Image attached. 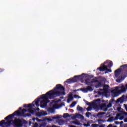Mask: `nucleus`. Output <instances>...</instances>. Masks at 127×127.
Here are the masks:
<instances>
[{
    "instance_id": "a19ab883",
    "label": "nucleus",
    "mask_w": 127,
    "mask_h": 127,
    "mask_svg": "<svg viewBox=\"0 0 127 127\" xmlns=\"http://www.w3.org/2000/svg\"><path fill=\"white\" fill-rule=\"evenodd\" d=\"M31 125H32V122H31V121H30L29 123V126H31Z\"/></svg>"
},
{
    "instance_id": "09e8293b",
    "label": "nucleus",
    "mask_w": 127,
    "mask_h": 127,
    "mask_svg": "<svg viewBox=\"0 0 127 127\" xmlns=\"http://www.w3.org/2000/svg\"><path fill=\"white\" fill-rule=\"evenodd\" d=\"M103 102H105V100H103Z\"/></svg>"
},
{
    "instance_id": "8fccbe9b",
    "label": "nucleus",
    "mask_w": 127,
    "mask_h": 127,
    "mask_svg": "<svg viewBox=\"0 0 127 127\" xmlns=\"http://www.w3.org/2000/svg\"><path fill=\"white\" fill-rule=\"evenodd\" d=\"M127 121H125V122L126 123Z\"/></svg>"
},
{
    "instance_id": "f03ea898",
    "label": "nucleus",
    "mask_w": 127,
    "mask_h": 127,
    "mask_svg": "<svg viewBox=\"0 0 127 127\" xmlns=\"http://www.w3.org/2000/svg\"><path fill=\"white\" fill-rule=\"evenodd\" d=\"M34 107H35V105L33 104H29L28 105L25 104L24 105V108H29V109L27 110L23 109L21 112H19V111H16V115H17V117H23V118H26V117H28V116L27 114L25 115L26 112H28L30 113V114H34V111L32 109V108H34Z\"/></svg>"
},
{
    "instance_id": "c756f323",
    "label": "nucleus",
    "mask_w": 127,
    "mask_h": 127,
    "mask_svg": "<svg viewBox=\"0 0 127 127\" xmlns=\"http://www.w3.org/2000/svg\"><path fill=\"white\" fill-rule=\"evenodd\" d=\"M91 127H99V125L94 124L91 125Z\"/></svg>"
},
{
    "instance_id": "2f4dec72",
    "label": "nucleus",
    "mask_w": 127,
    "mask_h": 127,
    "mask_svg": "<svg viewBox=\"0 0 127 127\" xmlns=\"http://www.w3.org/2000/svg\"><path fill=\"white\" fill-rule=\"evenodd\" d=\"M72 120H75V119H77V115H73L71 117Z\"/></svg>"
},
{
    "instance_id": "e433bc0d",
    "label": "nucleus",
    "mask_w": 127,
    "mask_h": 127,
    "mask_svg": "<svg viewBox=\"0 0 127 127\" xmlns=\"http://www.w3.org/2000/svg\"><path fill=\"white\" fill-rule=\"evenodd\" d=\"M115 124L116 125H120V122H119V121H116L115 122Z\"/></svg>"
},
{
    "instance_id": "393cba45",
    "label": "nucleus",
    "mask_w": 127,
    "mask_h": 127,
    "mask_svg": "<svg viewBox=\"0 0 127 127\" xmlns=\"http://www.w3.org/2000/svg\"><path fill=\"white\" fill-rule=\"evenodd\" d=\"M35 120L37 121V122H42V120L39 119L38 118H33V121H35Z\"/></svg>"
},
{
    "instance_id": "f8f14e48",
    "label": "nucleus",
    "mask_w": 127,
    "mask_h": 127,
    "mask_svg": "<svg viewBox=\"0 0 127 127\" xmlns=\"http://www.w3.org/2000/svg\"><path fill=\"white\" fill-rule=\"evenodd\" d=\"M47 115H48L47 113L44 111H42L37 114V117H42L43 116H47Z\"/></svg>"
},
{
    "instance_id": "1a4fd4ad",
    "label": "nucleus",
    "mask_w": 127,
    "mask_h": 127,
    "mask_svg": "<svg viewBox=\"0 0 127 127\" xmlns=\"http://www.w3.org/2000/svg\"><path fill=\"white\" fill-rule=\"evenodd\" d=\"M80 77H82V75H75L73 78L67 79L66 82L69 84H71V83H76V82H78V80H79Z\"/></svg>"
},
{
    "instance_id": "a878e982",
    "label": "nucleus",
    "mask_w": 127,
    "mask_h": 127,
    "mask_svg": "<svg viewBox=\"0 0 127 127\" xmlns=\"http://www.w3.org/2000/svg\"><path fill=\"white\" fill-rule=\"evenodd\" d=\"M64 118H69L70 117V116L69 115V114L68 113H65L64 114Z\"/></svg>"
},
{
    "instance_id": "20e7f679",
    "label": "nucleus",
    "mask_w": 127,
    "mask_h": 127,
    "mask_svg": "<svg viewBox=\"0 0 127 127\" xmlns=\"http://www.w3.org/2000/svg\"><path fill=\"white\" fill-rule=\"evenodd\" d=\"M102 67H99L98 69L100 72H104V71H108V72H112V69H108V68H111L113 66V62L107 60L101 64Z\"/></svg>"
},
{
    "instance_id": "7ed1b4c3",
    "label": "nucleus",
    "mask_w": 127,
    "mask_h": 127,
    "mask_svg": "<svg viewBox=\"0 0 127 127\" xmlns=\"http://www.w3.org/2000/svg\"><path fill=\"white\" fill-rule=\"evenodd\" d=\"M14 125L15 127H22V121L20 119H15L14 121L11 120L9 121L5 122L4 120H2L0 122V127H2L3 125L7 127H9L11 125Z\"/></svg>"
},
{
    "instance_id": "cd10ccee",
    "label": "nucleus",
    "mask_w": 127,
    "mask_h": 127,
    "mask_svg": "<svg viewBox=\"0 0 127 127\" xmlns=\"http://www.w3.org/2000/svg\"><path fill=\"white\" fill-rule=\"evenodd\" d=\"M100 103H101V99H99L96 101L95 104H100Z\"/></svg>"
},
{
    "instance_id": "423d86ee",
    "label": "nucleus",
    "mask_w": 127,
    "mask_h": 127,
    "mask_svg": "<svg viewBox=\"0 0 127 127\" xmlns=\"http://www.w3.org/2000/svg\"><path fill=\"white\" fill-rule=\"evenodd\" d=\"M122 69L121 68L118 69L115 71V76L116 78H117L116 79V81L118 83H121V82H123L125 78H123V76L121 75V72Z\"/></svg>"
},
{
    "instance_id": "f3484780",
    "label": "nucleus",
    "mask_w": 127,
    "mask_h": 127,
    "mask_svg": "<svg viewBox=\"0 0 127 127\" xmlns=\"http://www.w3.org/2000/svg\"><path fill=\"white\" fill-rule=\"evenodd\" d=\"M86 89H87V92H92V91H93V87L91 86H87Z\"/></svg>"
},
{
    "instance_id": "f257e3e1",
    "label": "nucleus",
    "mask_w": 127,
    "mask_h": 127,
    "mask_svg": "<svg viewBox=\"0 0 127 127\" xmlns=\"http://www.w3.org/2000/svg\"><path fill=\"white\" fill-rule=\"evenodd\" d=\"M65 88L62 86L61 84H57L56 88L52 90L46 94L42 95L40 98H37L33 102L35 103L36 107H39V102L41 104L40 107L44 108L47 106V104L49 103V100H52L56 97H60V96L65 95Z\"/></svg>"
},
{
    "instance_id": "dca6fc26",
    "label": "nucleus",
    "mask_w": 127,
    "mask_h": 127,
    "mask_svg": "<svg viewBox=\"0 0 127 127\" xmlns=\"http://www.w3.org/2000/svg\"><path fill=\"white\" fill-rule=\"evenodd\" d=\"M76 119H80V120H84V116L81 114H77L76 115Z\"/></svg>"
},
{
    "instance_id": "c03bdc74",
    "label": "nucleus",
    "mask_w": 127,
    "mask_h": 127,
    "mask_svg": "<svg viewBox=\"0 0 127 127\" xmlns=\"http://www.w3.org/2000/svg\"><path fill=\"white\" fill-rule=\"evenodd\" d=\"M76 91H81V90H80V89H77Z\"/></svg>"
},
{
    "instance_id": "5701e85b",
    "label": "nucleus",
    "mask_w": 127,
    "mask_h": 127,
    "mask_svg": "<svg viewBox=\"0 0 127 127\" xmlns=\"http://www.w3.org/2000/svg\"><path fill=\"white\" fill-rule=\"evenodd\" d=\"M49 112H50V113H51L52 114L53 113H55V110L53 108H50L49 109Z\"/></svg>"
},
{
    "instance_id": "72a5a7b5",
    "label": "nucleus",
    "mask_w": 127,
    "mask_h": 127,
    "mask_svg": "<svg viewBox=\"0 0 127 127\" xmlns=\"http://www.w3.org/2000/svg\"><path fill=\"white\" fill-rule=\"evenodd\" d=\"M53 119L54 120H57V119H60V117H59V116H58V117H54L53 118Z\"/></svg>"
},
{
    "instance_id": "b1692460",
    "label": "nucleus",
    "mask_w": 127,
    "mask_h": 127,
    "mask_svg": "<svg viewBox=\"0 0 127 127\" xmlns=\"http://www.w3.org/2000/svg\"><path fill=\"white\" fill-rule=\"evenodd\" d=\"M76 106V102H73L69 106L70 108H73V107H75Z\"/></svg>"
},
{
    "instance_id": "37998d69",
    "label": "nucleus",
    "mask_w": 127,
    "mask_h": 127,
    "mask_svg": "<svg viewBox=\"0 0 127 127\" xmlns=\"http://www.w3.org/2000/svg\"><path fill=\"white\" fill-rule=\"evenodd\" d=\"M3 69H1L0 68V72H3Z\"/></svg>"
},
{
    "instance_id": "aec40b11",
    "label": "nucleus",
    "mask_w": 127,
    "mask_h": 127,
    "mask_svg": "<svg viewBox=\"0 0 127 127\" xmlns=\"http://www.w3.org/2000/svg\"><path fill=\"white\" fill-rule=\"evenodd\" d=\"M77 110L78 112H83V108L80 107V106L78 105L77 107Z\"/></svg>"
},
{
    "instance_id": "a18cd8bd",
    "label": "nucleus",
    "mask_w": 127,
    "mask_h": 127,
    "mask_svg": "<svg viewBox=\"0 0 127 127\" xmlns=\"http://www.w3.org/2000/svg\"><path fill=\"white\" fill-rule=\"evenodd\" d=\"M37 111H39V108H37Z\"/></svg>"
},
{
    "instance_id": "bb28decb",
    "label": "nucleus",
    "mask_w": 127,
    "mask_h": 127,
    "mask_svg": "<svg viewBox=\"0 0 127 127\" xmlns=\"http://www.w3.org/2000/svg\"><path fill=\"white\" fill-rule=\"evenodd\" d=\"M73 97L75 99H80V98H81V97H80L79 95H74Z\"/></svg>"
},
{
    "instance_id": "473e14b6",
    "label": "nucleus",
    "mask_w": 127,
    "mask_h": 127,
    "mask_svg": "<svg viewBox=\"0 0 127 127\" xmlns=\"http://www.w3.org/2000/svg\"><path fill=\"white\" fill-rule=\"evenodd\" d=\"M39 125L37 123L33 124V127H38Z\"/></svg>"
},
{
    "instance_id": "ea45409f",
    "label": "nucleus",
    "mask_w": 127,
    "mask_h": 127,
    "mask_svg": "<svg viewBox=\"0 0 127 127\" xmlns=\"http://www.w3.org/2000/svg\"><path fill=\"white\" fill-rule=\"evenodd\" d=\"M99 127H105V125H103V124L101 125H100V126H99Z\"/></svg>"
},
{
    "instance_id": "ddd939ff",
    "label": "nucleus",
    "mask_w": 127,
    "mask_h": 127,
    "mask_svg": "<svg viewBox=\"0 0 127 127\" xmlns=\"http://www.w3.org/2000/svg\"><path fill=\"white\" fill-rule=\"evenodd\" d=\"M74 98L73 97V94L72 93H70L68 95V97L67 98V102L70 103L71 101H73V99Z\"/></svg>"
},
{
    "instance_id": "79ce46f5",
    "label": "nucleus",
    "mask_w": 127,
    "mask_h": 127,
    "mask_svg": "<svg viewBox=\"0 0 127 127\" xmlns=\"http://www.w3.org/2000/svg\"><path fill=\"white\" fill-rule=\"evenodd\" d=\"M125 109H126V110L127 112V105H125Z\"/></svg>"
},
{
    "instance_id": "6ab92c4d",
    "label": "nucleus",
    "mask_w": 127,
    "mask_h": 127,
    "mask_svg": "<svg viewBox=\"0 0 127 127\" xmlns=\"http://www.w3.org/2000/svg\"><path fill=\"white\" fill-rule=\"evenodd\" d=\"M58 123L60 126H62L64 124V121L62 120H60L58 121Z\"/></svg>"
},
{
    "instance_id": "9d476101",
    "label": "nucleus",
    "mask_w": 127,
    "mask_h": 127,
    "mask_svg": "<svg viewBox=\"0 0 127 127\" xmlns=\"http://www.w3.org/2000/svg\"><path fill=\"white\" fill-rule=\"evenodd\" d=\"M126 96L125 95H123L122 97L120 98L119 99H117L116 103L120 104H123L124 102H125V98Z\"/></svg>"
},
{
    "instance_id": "de8ad7c7",
    "label": "nucleus",
    "mask_w": 127,
    "mask_h": 127,
    "mask_svg": "<svg viewBox=\"0 0 127 127\" xmlns=\"http://www.w3.org/2000/svg\"><path fill=\"white\" fill-rule=\"evenodd\" d=\"M113 127H117V126H113Z\"/></svg>"
},
{
    "instance_id": "49530a36",
    "label": "nucleus",
    "mask_w": 127,
    "mask_h": 127,
    "mask_svg": "<svg viewBox=\"0 0 127 127\" xmlns=\"http://www.w3.org/2000/svg\"><path fill=\"white\" fill-rule=\"evenodd\" d=\"M114 127V125H113V124H112L111 127Z\"/></svg>"
},
{
    "instance_id": "4c0bfd02",
    "label": "nucleus",
    "mask_w": 127,
    "mask_h": 127,
    "mask_svg": "<svg viewBox=\"0 0 127 127\" xmlns=\"http://www.w3.org/2000/svg\"><path fill=\"white\" fill-rule=\"evenodd\" d=\"M47 127H58L56 125H53L52 127L47 126Z\"/></svg>"
},
{
    "instance_id": "c9c22d12",
    "label": "nucleus",
    "mask_w": 127,
    "mask_h": 127,
    "mask_svg": "<svg viewBox=\"0 0 127 127\" xmlns=\"http://www.w3.org/2000/svg\"><path fill=\"white\" fill-rule=\"evenodd\" d=\"M123 124H124V122L123 121H121L120 123V127H122L123 125Z\"/></svg>"
},
{
    "instance_id": "39448f33",
    "label": "nucleus",
    "mask_w": 127,
    "mask_h": 127,
    "mask_svg": "<svg viewBox=\"0 0 127 127\" xmlns=\"http://www.w3.org/2000/svg\"><path fill=\"white\" fill-rule=\"evenodd\" d=\"M115 102L116 101H115L114 99L110 100L109 102V101L107 100L100 107L101 109H103L104 112H107L108 109L112 108L113 103H115Z\"/></svg>"
},
{
    "instance_id": "2eb2a0df",
    "label": "nucleus",
    "mask_w": 127,
    "mask_h": 127,
    "mask_svg": "<svg viewBox=\"0 0 127 127\" xmlns=\"http://www.w3.org/2000/svg\"><path fill=\"white\" fill-rule=\"evenodd\" d=\"M104 115H106L105 112H99L97 114V117H98V118H103Z\"/></svg>"
},
{
    "instance_id": "4468645a",
    "label": "nucleus",
    "mask_w": 127,
    "mask_h": 127,
    "mask_svg": "<svg viewBox=\"0 0 127 127\" xmlns=\"http://www.w3.org/2000/svg\"><path fill=\"white\" fill-rule=\"evenodd\" d=\"M16 114H10L9 115H8V116H7L6 118H4V120H9L10 119H13V118L14 117V115L17 116L16 115V112H15Z\"/></svg>"
},
{
    "instance_id": "58836bf2",
    "label": "nucleus",
    "mask_w": 127,
    "mask_h": 127,
    "mask_svg": "<svg viewBox=\"0 0 127 127\" xmlns=\"http://www.w3.org/2000/svg\"><path fill=\"white\" fill-rule=\"evenodd\" d=\"M84 127H90V124H84Z\"/></svg>"
},
{
    "instance_id": "c85d7f7f",
    "label": "nucleus",
    "mask_w": 127,
    "mask_h": 127,
    "mask_svg": "<svg viewBox=\"0 0 127 127\" xmlns=\"http://www.w3.org/2000/svg\"><path fill=\"white\" fill-rule=\"evenodd\" d=\"M86 105H87V106H89V107H92V103H90V102H88V101H86Z\"/></svg>"
},
{
    "instance_id": "f704fd0d",
    "label": "nucleus",
    "mask_w": 127,
    "mask_h": 127,
    "mask_svg": "<svg viewBox=\"0 0 127 127\" xmlns=\"http://www.w3.org/2000/svg\"><path fill=\"white\" fill-rule=\"evenodd\" d=\"M23 110L22 109V108L21 107H20L19 108V110H18L17 112H18V111H19V112H20V113H21V111H22Z\"/></svg>"
},
{
    "instance_id": "7c9ffc66",
    "label": "nucleus",
    "mask_w": 127,
    "mask_h": 127,
    "mask_svg": "<svg viewBox=\"0 0 127 127\" xmlns=\"http://www.w3.org/2000/svg\"><path fill=\"white\" fill-rule=\"evenodd\" d=\"M72 123V124H74V125H76V126H79L80 125L79 123H78L76 121H73Z\"/></svg>"
},
{
    "instance_id": "412c9836",
    "label": "nucleus",
    "mask_w": 127,
    "mask_h": 127,
    "mask_svg": "<svg viewBox=\"0 0 127 127\" xmlns=\"http://www.w3.org/2000/svg\"><path fill=\"white\" fill-rule=\"evenodd\" d=\"M80 90L82 91V92H83V93H88L87 88H80Z\"/></svg>"
},
{
    "instance_id": "0eeeda50",
    "label": "nucleus",
    "mask_w": 127,
    "mask_h": 127,
    "mask_svg": "<svg viewBox=\"0 0 127 127\" xmlns=\"http://www.w3.org/2000/svg\"><path fill=\"white\" fill-rule=\"evenodd\" d=\"M93 83H97L95 85V88H100V87H102V83L98 80L93 79L91 80L90 79H87L85 80V83L86 85H92Z\"/></svg>"
},
{
    "instance_id": "a211bd4d",
    "label": "nucleus",
    "mask_w": 127,
    "mask_h": 127,
    "mask_svg": "<svg viewBox=\"0 0 127 127\" xmlns=\"http://www.w3.org/2000/svg\"><path fill=\"white\" fill-rule=\"evenodd\" d=\"M85 117H86V118H88L89 119L90 117H92V113L90 112H86L85 113Z\"/></svg>"
},
{
    "instance_id": "4be33fe9",
    "label": "nucleus",
    "mask_w": 127,
    "mask_h": 127,
    "mask_svg": "<svg viewBox=\"0 0 127 127\" xmlns=\"http://www.w3.org/2000/svg\"><path fill=\"white\" fill-rule=\"evenodd\" d=\"M92 110H93V108L91 107V106H89L86 108V111H87V112H91Z\"/></svg>"
},
{
    "instance_id": "9b49d317",
    "label": "nucleus",
    "mask_w": 127,
    "mask_h": 127,
    "mask_svg": "<svg viewBox=\"0 0 127 127\" xmlns=\"http://www.w3.org/2000/svg\"><path fill=\"white\" fill-rule=\"evenodd\" d=\"M120 68H124L125 71L123 72V76L127 75V64H123L120 66Z\"/></svg>"
},
{
    "instance_id": "6e6552de",
    "label": "nucleus",
    "mask_w": 127,
    "mask_h": 127,
    "mask_svg": "<svg viewBox=\"0 0 127 127\" xmlns=\"http://www.w3.org/2000/svg\"><path fill=\"white\" fill-rule=\"evenodd\" d=\"M109 88H110V86L108 85H104L103 89H100L98 94L99 96H104V95H106V94L108 93V89H109Z\"/></svg>"
}]
</instances>
